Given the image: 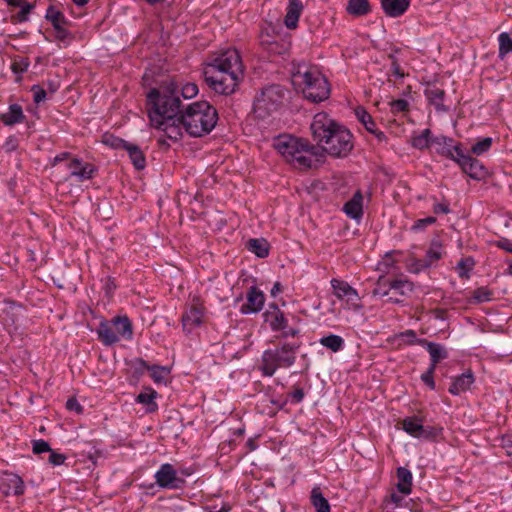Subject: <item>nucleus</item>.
<instances>
[{
	"label": "nucleus",
	"instance_id": "43",
	"mask_svg": "<svg viewBox=\"0 0 512 512\" xmlns=\"http://www.w3.org/2000/svg\"><path fill=\"white\" fill-rule=\"evenodd\" d=\"M499 58L504 59L507 54L512 53V38L507 32H503L498 37Z\"/></svg>",
	"mask_w": 512,
	"mask_h": 512
},
{
	"label": "nucleus",
	"instance_id": "11",
	"mask_svg": "<svg viewBox=\"0 0 512 512\" xmlns=\"http://www.w3.org/2000/svg\"><path fill=\"white\" fill-rule=\"evenodd\" d=\"M259 43L268 56H285L290 50L291 43L278 35H272L262 31L259 36Z\"/></svg>",
	"mask_w": 512,
	"mask_h": 512
},
{
	"label": "nucleus",
	"instance_id": "19",
	"mask_svg": "<svg viewBox=\"0 0 512 512\" xmlns=\"http://www.w3.org/2000/svg\"><path fill=\"white\" fill-rule=\"evenodd\" d=\"M414 285L406 279H395L390 284L391 294L388 301L391 303L402 302V297L413 292Z\"/></svg>",
	"mask_w": 512,
	"mask_h": 512
},
{
	"label": "nucleus",
	"instance_id": "17",
	"mask_svg": "<svg viewBox=\"0 0 512 512\" xmlns=\"http://www.w3.org/2000/svg\"><path fill=\"white\" fill-rule=\"evenodd\" d=\"M263 317L264 321L269 324L274 332L287 328L288 320L276 304L269 305V309L264 312Z\"/></svg>",
	"mask_w": 512,
	"mask_h": 512
},
{
	"label": "nucleus",
	"instance_id": "22",
	"mask_svg": "<svg viewBox=\"0 0 512 512\" xmlns=\"http://www.w3.org/2000/svg\"><path fill=\"white\" fill-rule=\"evenodd\" d=\"M303 9L304 6L301 0H289L284 18L285 26L288 29H295L297 27Z\"/></svg>",
	"mask_w": 512,
	"mask_h": 512
},
{
	"label": "nucleus",
	"instance_id": "28",
	"mask_svg": "<svg viewBox=\"0 0 512 512\" xmlns=\"http://www.w3.org/2000/svg\"><path fill=\"white\" fill-rule=\"evenodd\" d=\"M363 197L360 191H357L353 197L345 203L344 212L353 219H358L363 214L362 209Z\"/></svg>",
	"mask_w": 512,
	"mask_h": 512
},
{
	"label": "nucleus",
	"instance_id": "4",
	"mask_svg": "<svg viewBox=\"0 0 512 512\" xmlns=\"http://www.w3.org/2000/svg\"><path fill=\"white\" fill-rule=\"evenodd\" d=\"M218 112L207 101H197L187 105L178 116V123L192 137H203L216 126Z\"/></svg>",
	"mask_w": 512,
	"mask_h": 512
},
{
	"label": "nucleus",
	"instance_id": "23",
	"mask_svg": "<svg viewBox=\"0 0 512 512\" xmlns=\"http://www.w3.org/2000/svg\"><path fill=\"white\" fill-rule=\"evenodd\" d=\"M418 344L425 347L427 351L430 354L431 357V364L430 366H433L436 368L437 364L448 357V353L446 349L438 343L430 342L426 339L418 340Z\"/></svg>",
	"mask_w": 512,
	"mask_h": 512
},
{
	"label": "nucleus",
	"instance_id": "6",
	"mask_svg": "<svg viewBox=\"0 0 512 512\" xmlns=\"http://www.w3.org/2000/svg\"><path fill=\"white\" fill-rule=\"evenodd\" d=\"M301 342H284L272 349H267L261 357L259 370L265 377H271L279 368H288L295 364L296 354Z\"/></svg>",
	"mask_w": 512,
	"mask_h": 512
},
{
	"label": "nucleus",
	"instance_id": "15",
	"mask_svg": "<svg viewBox=\"0 0 512 512\" xmlns=\"http://www.w3.org/2000/svg\"><path fill=\"white\" fill-rule=\"evenodd\" d=\"M432 148L436 153L455 161V157L461 152L460 144H455L452 138L436 136L432 140Z\"/></svg>",
	"mask_w": 512,
	"mask_h": 512
},
{
	"label": "nucleus",
	"instance_id": "57",
	"mask_svg": "<svg viewBox=\"0 0 512 512\" xmlns=\"http://www.w3.org/2000/svg\"><path fill=\"white\" fill-rule=\"evenodd\" d=\"M32 449L35 454H41L44 452L51 451L49 443L42 439L34 440Z\"/></svg>",
	"mask_w": 512,
	"mask_h": 512
},
{
	"label": "nucleus",
	"instance_id": "55",
	"mask_svg": "<svg viewBox=\"0 0 512 512\" xmlns=\"http://www.w3.org/2000/svg\"><path fill=\"white\" fill-rule=\"evenodd\" d=\"M390 106H391V111L393 113H400V112L408 111L409 104L404 99H397V100H393L390 103Z\"/></svg>",
	"mask_w": 512,
	"mask_h": 512
},
{
	"label": "nucleus",
	"instance_id": "30",
	"mask_svg": "<svg viewBox=\"0 0 512 512\" xmlns=\"http://www.w3.org/2000/svg\"><path fill=\"white\" fill-rule=\"evenodd\" d=\"M165 123L159 126H154L165 132L169 139L177 141L182 138L181 127L182 124L178 123V116L174 117L173 120L163 119Z\"/></svg>",
	"mask_w": 512,
	"mask_h": 512
},
{
	"label": "nucleus",
	"instance_id": "61",
	"mask_svg": "<svg viewBox=\"0 0 512 512\" xmlns=\"http://www.w3.org/2000/svg\"><path fill=\"white\" fill-rule=\"evenodd\" d=\"M491 292L485 288H478L473 292V298L478 302L487 301L490 299Z\"/></svg>",
	"mask_w": 512,
	"mask_h": 512
},
{
	"label": "nucleus",
	"instance_id": "39",
	"mask_svg": "<svg viewBox=\"0 0 512 512\" xmlns=\"http://www.w3.org/2000/svg\"><path fill=\"white\" fill-rule=\"evenodd\" d=\"M442 257V246L437 242H433L426 252V256L422 262L423 267H429Z\"/></svg>",
	"mask_w": 512,
	"mask_h": 512
},
{
	"label": "nucleus",
	"instance_id": "56",
	"mask_svg": "<svg viewBox=\"0 0 512 512\" xmlns=\"http://www.w3.org/2000/svg\"><path fill=\"white\" fill-rule=\"evenodd\" d=\"M388 58L391 60L392 74L396 77L403 78L405 76V73L401 69L398 59L393 54H389Z\"/></svg>",
	"mask_w": 512,
	"mask_h": 512
},
{
	"label": "nucleus",
	"instance_id": "48",
	"mask_svg": "<svg viewBox=\"0 0 512 512\" xmlns=\"http://www.w3.org/2000/svg\"><path fill=\"white\" fill-rule=\"evenodd\" d=\"M19 7L21 10L16 15L12 16V19L14 22H25L28 20V15L34 9L35 5L24 0Z\"/></svg>",
	"mask_w": 512,
	"mask_h": 512
},
{
	"label": "nucleus",
	"instance_id": "33",
	"mask_svg": "<svg viewBox=\"0 0 512 512\" xmlns=\"http://www.w3.org/2000/svg\"><path fill=\"white\" fill-rule=\"evenodd\" d=\"M125 150L128 152L129 158L134 167L137 170H143L146 166V158L140 147L129 143Z\"/></svg>",
	"mask_w": 512,
	"mask_h": 512
},
{
	"label": "nucleus",
	"instance_id": "27",
	"mask_svg": "<svg viewBox=\"0 0 512 512\" xmlns=\"http://www.w3.org/2000/svg\"><path fill=\"white\" fill-rule=\"evenodd\" d=\"M97 334H98L99 340L104 345L110 346L119 341V337H118L117 333L115 332L113 324H109L107 322L100 323V325L97 329Z\"/></svg>",
	"mask_w": 512,
	"mask_h": 512
},
{
	"label": "nucleus",
	"instance_id": "59",
	"mask_svg": "<svg viewBox=\"0 0 512 512\" xmlns=\"http://www.w3.org/2000/svg\"><path fill=\"white\" fill-rule=\"evenodd\" d=\"M399 337L400 338H403L404 341L409 344V345H413V344H418V340L417 339V336H416V333L414 330H406L404 332H401L399 334Z\"/></svg>",
	"mask_w": 512,
	"mask_h": 512
},
{
	"label": "nucleus",
	"instance_id": "63",
	"mask_svg": "<svg viewBox=\"0 0 512 512\" xmlns=\"http://www.w3.org/2000/svg\"><path fill=\"white\" fill-rule=\"evenodd\" d=\"M66 408L70 411H75L77 414H81L83 412V407L77 401L76 398H69L66 402Z\"/></svg>",
	"mask_w": 512,
	"mask_h": 512
},
{
	"label": "nucleus",
	"instance_id": "54",
	"mask_svg": "<svg viewBox=\"0 0 512 512\" xmlns=\"http://www.w3.org/2000/svg\"><path fill=\"white\" fill-rule=\"evenodd\" d=\"M435 367L429 366L428 370L422 374L421 380L431 389L435 388V382H434V372Z\"/></svg>",
	"mask_w": 512,
	"mask_h": 512
},
{
	"label": "nucleus",
	"instance_id": "36",
	"mask_svg": "<svg viewBox=\"0 0 512 512\" xmlns=\"http://www.w3.org/2000/svg\"><path fill=\"white\" fill-rule=\"evenodd\" d=\"M246 247L260 258H265L269 254V243L263 238L248 240Z\"/></svg>",
	"mask_w": 512,
	"mask_h": 512
},
{
	"label": "nucleus",
	"instance_id": "29",
	"mask_svg": "<svg viewBox=\"0 0 512 512\" xmlns=\"http://www.w3.org/2000/svg\"><path fill=\"white\" fill-rule=\"evenodd\" d=\"M113 327L118 337L131 339L133 336V328L130 319L127 316H116L112 320Z\"/></svg>",
	"mask_w": 512,
	"mask_h": 512
},
{
	"label": "nucleus",
	"instance_id": "16",
	"mask_svg": "<svg viewBox=\"0 0 512 512\" xmlns=\"http://www.w3.org/2000/svg\"><path fill=\"white\" fill-rule=\"evenodd\" d=\"M0 490L5 496H9L11 494L20 496L25 492V484L19 475L14 473H4V477L0 482Z\"/></svg>",
	"mask_w": 512,
	"mask_h": 512
},
{
	"label": "nucleus",
	"instance_id": "49",
	"mask_svg": "<svg viewBox=\"0 0 512 512\" xmlns=\"http://www.w3.org/2000/svg\"><path fill=\"white\" fill-rule=\"evenodd\" d=\"M491 145H492V138L485 137L482 140L475 143L472 146L471 151L476 155H481L484 152L488 151L490 149Z\"/></svg>",
	"mask_w": 512,
	"mask_h": 512
},
{
	"label": "nucleus",
	"instance_id": "60",
	"mask_svg": "<svg viewBox=\"0 0 512 512\" xmlns=\"http://www.w3.org/2000/svg\"><path fill=\"white\" fill-rule=\"evenodd\" d=\"M436 222V218L433 217V216H429V217H426V218H423V219H419L417 220L412 229L413 230H422L424 229L427 225H431V224H434Z\"/></svg>",
	"mask_w": 512,
	"mask_h": 512
},
{
	"label": "nucleus",
	"instance_id": "25",
	"mask_svg": "<svg viewBox=\"0 0 512 512\" xmlns=\"http://www.w3.org/2000/svg\"><path fill=\"white\" fill-rule=\"evenodd\" d=\"M25 115L23 109L19 104H11L6 113L0 114V121L7 126H12L17 123L23 122Z\"/></svg>",
	"mask_w": 512,
	"mask_h": 512
},
{
	"label": "nucleus",
	"instance_id": "51",
	"mask_svg": "<svg viewBox=\"0 0 512 512\" xmlns=\"http://www.w3.org/2000/svg\"><path fill=\"white\" fill-rule=\"evenodd\" d=\"M344 299H346V303L349 308L359 310L362 307V305L359 303L360 297L358 292L353 287L350 289Z\"/></svg>",
	"mask_w": 512,
	"mask_h": 512
},
{
	"label": "nucleus",
	"instance_id": "50",
	"mask_svg": "<svg viewBox=\"0 0 512 512\" xmlns=\"http://www.w3.org/2000/svg\"><path fill=\"white\" fill-rule=\"evenodd\" d=\"M344 299H346V303L349 308L359 310L362 307V305L359 303L360 297L358 292L353 287L350 289Z\"/></svg>",
	"mask_w": 512,
	"mask_h": 512
},
{
	"label": "nucleus",
	"instance_id": "9",
	"mask_svg": "<svg viewBox=\"0 0 512 512\" xmlns=\"http://www.w3.org/2000/svg\"><path fill=\"white\" fill-rule=\"evenodd\" d=\"M206 68H215L221 72L229 73L237 77H244V66L239 52L234 48L226 49L216 55Z\"/></svg>",
	"mask_w": 512,
	"mask_h": 512
},
{
	"label": "nucleus",
	"instance_id": "40",
	"mask_svg": "<svg viewBox=\"0 0 512 512\" xmlns=\"http://www.w3.org/2000/svg\"><path fill=\"white\" fill-rule=\"evenodd\" d=\"M320 344L332 352L340 351L344 346V340L341 336L330 334L320 339Z\"/></svg>",
	"mask_w": 512,
	"mask_h": 512
},
{
	"label": "nucleus",
	"instance_id": "38",
	"mask_svg": "<svg viewBox=\"0 0 512 512\" xmlns=\"http://www.w3.org/2000/svg\"><path fill=\"white\" fill-rule=\"evenodd\" d=\"M430 129H424L419 135H414L411 139V145L414 148L423 150L428 147H432V140L434 137L431 136Z\"/></svg>",
	"mask_w": 512,
	"mask_h": 512
},
{
	"label": "nucleus",
	"instance_id": "31",
	"mask_svg": "<svg viewBox=\"0 0 512 512\" xmlns=\"http://www.w3.org/2000/svg\"><path fill=\"white\" fill-rule=\"evenodd\" d=\"M346 12L353 17L366 16L371 12L368 0H348Z\"/></svg>",
	"mask_w": 512,
	"mask_h": 512
},
{
	"label": "nucleus",
	"instance_id": "35",
	"mask_svg": "<svg viewBox=\"0 0 512 512\" xmlns=\"http://www.w3.org/2000/svg\"><path fill=\"white\" fill-rule=\"evenodd\" d=\"M397 478H398V490L404 494H409L411 492L412 486V474L411 472L404 468L399 467L397 469Z\"/></svg>",
	"mask_w": 512,
	"mask_h": 512
},
{
	"label": "nucleus",
	"instance_id": "62",
	"mask_svg": "<svg viewBox=\"0 0 512 512\" xmlns=\"http://www.w3.org/2000/svg\"><path fill=\"white\" fill-rule=\"evenodd\" d=\"M32 91L34 93L33 98L35 103H40L46 98V91L41 88L39 85H34L32 87Z\"/></svg>",
	"mask_w": 512,
	"mask_h": 512
},
{
	"label": "nucleus",
	"instance_id": "47",
	"mask_svg": "<svg viewBox=\"0 0 512 512\" xmlns=\"http://www.w3.org/2000/svg\"><path fill=\"white\" fill-rule=\"evenodd\" d=\"M474 266V260L471 257L462 258L457 263L456 269L458 271L460 278H468L469 272L472 270Z\"/></svg>",
	"mask_w": 512,
	"mask_h": 512
},
{
	"label": "nucleus",
	"instance_id": "53",
	"mask_svg": "<svg viewBox=\"0 0 512 512\" xmlns=\"http://www.w3.org/2000/svg\"><path fill=\"white\" fill-rule=\"evenodd\" d=\"M198 86L195 83H186L181 88V95L185 99H191L198 94Z\"/></svg>",
	"mask_w": 512,
	"mask_h": 512
},
{
	"label": "nucleus",
	"instance_id": "2",
	"mask_svg": "<svg viewBox=\"0 0 512 512\" xmlns=\"http://www.w3.org/2000/svg\"><path fill=\"white\" fill-rule=\"evenodd\" d=\"M148 115L152 126L162 125L163 119L173 120L179 116L184 107L174 82L160 88H152L147 94Z\"/></svg>",
	"mask_w": 512,
	"mask_h": 512
},
{
	"label": "nucleus",
	"instance_id": "3",
	"mask_svg": "<svg viewBox=\"0 0 512 512\" xmlns=\"http://www.w3.org/2000/svg\"><path fill=\"white\" fill-rule=\"evenodd\" d=\"M273 143L284 159L298 169L312 168L314 158L319 161L318 157H322L318 147L304 138L283 134L276 137Z\"/></svg>",
	"mask_w": 512,
	"mask_h": 512
},
{
	"label": "nucleus",
	"instance_id": "13",
	"mask_svg": "<svg viewBox=\"0 0 512 512\" xmlns=\"http://www.w3.org/2000/svg\"><path fill=\"white\" fill-rule=\"evenodd\" d=\"M455 162L461 167L462 171L469 175L471 178L480 180L483 179L487 171L479 160L465 155L463 150L455 157Z\"/></svg>",
	"mask_w": 512,
	"mask_h": 512
},
{
	"label": "nucleus",
	"instance_id": "8",
	"mask_svg": "<svg viewBox=\"0 0 512 512\" xmlns=\"http://www.w3.org/2000/svg\"><path fill=\"white\" fill-rule=\"evenodd\" d=\"M285 89L278 84H272L262 89L254 101V112L261 118L276 111L283 102Z\"/></svg>",
	"mask_w": 512,
	"mask_h": 512
},
{
	"label": "nucleus",
	"instance_id": "10",
	"mask_svg": "<svg viewBox=\"0 0 512 512\" xmlns=\"http://www.w3.org/2000/svg\"><path fill=\"white\" fill-rule=\"evenodd\" d=\"M205 311L204 301L199 296H193L182 315L181 320L184 331L190 333L194 328L200 326L203 322Z\"/></svg>",
	"mask_w": 512,
	"mask_h": 512
},
{
	"label": "nucleus",
	"instance_id": "45",
	"mask_svg": "<svg viewBox=\"0 0 512 512\" xmlns=\"http://www.w3.org/2000/svg\"><path fill=\"white\" fill-rule=\"evenodd\" d=\"M331 286L335 296L340 300H343L352 288V286H350L346 281L339 279H332Z\"/></svg>",
	"mask_w": 512,
	"mask_h": 512
},
{
	"label": "nucleus",
	"instance_id": "64",
	"mask_svg": "<svg viewBox=\"0 0 512 512\" xmlns=\"http://www.w3.org/2000/svg\"><path fill=\"white\" fill-rule=\"evenodd\" d=\"M56 38L60 41H66L71 38V33L66 29V26H61L55 29Z\"/></svg>",
	"mask_w": 512,
	"mask_h": 512
},
{
	"label": "nucleus",
	"instance_id": "34",
	"mask_svg": "<svg viewBox=\"0 0 512 512\" xmlns=\"http://www.w3.org/2000/svg\"><path fill=\"white\" fill-rule=\"evenodd\" d=\"M310 501L316 512H330L328 500L323 496L320 487H314L311 491Z\"/></svg>",
	"mask_w": 512,
	"mask_h": 512
},
{
	"label": "nucleus",
	"instance_id": "12",
	"mask_svg": "<svg viewBox=\"0 0 512 512\" xmlns=\"http://www.w3.org/2000/svg\"><path fill=\"white\" fill-rule=\"evenodd\" d=\"M156 483L162 488L180 489L184 486L185 480L177 477L173 465L165 463L155 474Z\"/></svg>",
	"mask_w": 512,
	"mask_h": 512
},
{
	"label": "nucleus",
	"instance_id": "14",
	"mask_svg": "<svg viewBox=\"0 0 512 512\" xmlns=\"http://www.w3.org/2000/svg\"><path fill=\"white\" fill-rule=\"evenodd\" d=\"M133 367L135 369V373L139 375L143 374L144 370L150 371L151 378L156 384H166L167 377L170 374L169 368L158 365L151 366L142 358H136L133 361Z\"/></svg>",
	"mask_w": 512,
	"mask_h": 512
},
{
	"label": "nucleus",
	"instance_id": "20",
	"mask_svg": "<svg viewBox=\"0 0 512 512\" xmlns=\"http://www.w3.org/2000/svg\"><path fill=\"white\" fill-rule=\"evenodd\" d=\"M68 168L71 169V176L77 177L80 181L89 180L94 177L96 168L91 163H82L79 158H72L68 164Z\"/></svg>",
	"mask_w": 512,
	"mask_h": 512
},
{
	"label": "nucleus",
	"instance_id": "1",
	"mask_svg": "<svg viewBox=\"0 0 512 512\" xmlns=\"http://www.w3.org/2000/svg\"><path fill=\"white\" fill-rule=\"evenodd\" d=\"M310 130L322 155L326 153L334 158H344L353 149L351 132L325 112L314 115Z\"/></svg>",
	"mask_w": 512,
	"mask_h": 512
},
{
	"label": "nucleus",
	"instance_id": "46",
	"mask_svg": "<svg viewBox=\"0 0 512 512\" xmlns=\"http://www.w3.org/2000/svg\"><path fill=\"white\" fill-rule=\"evenodd\" d=\"M102 142L104 145L111 147L113 149H123V150H125V148L129 144L125 140H123L119 137H116L112 134H108V133H106L102 136Z\"/></svg>",
	"mask_w": 512,
	"mask_h": 512
},
{
	"label": "nucleus",
	"instance_id": "5",
	"mask_svg": "<svg viewBox=\"0 0 512 512\" xmlns=\"http://www.w3.org/2000/svg\"><path fill=\"white\" fill-rule=\"evenodd\" d=\"M295 82L302 86L304 97L318 103L328 99L330 85L326 77L316 68L301 65L293 74Z\"/></svg>",
	"mask_w": 512,
	"mask_h": 512
},
{
	"label": "nucleus",
	"instance_id": "32",
	"mask_svg": "<svg viewBox=\"0 0 512 512\" xmlns=\"http://www.w3.org/2000/svg\"><path fill=\"white\" fill-rule=\"evenodd\" d=\"M156 396L157 392L153 388L146 387L141 393L137 395L136 402L146 405V411L148 413H153L158 409V405L155 402Z\"/></svg>",
	"mask_w": 512,
	"mask_h": 512
},
{
	"label": "nucleus",
	"instance_id": "24",
	"mask_svg": "<svg viewBox=\"0 0 512 512\" xmlns=\"http://www.w3.org/2000/svg\"><path fill=\"white\" fill-rule=\"evenodd\" d=\"M473 382V373L471 371H467L453 380L448 391L452 395H459L463 392H466L471 387Z\"/></svg>",
	"mask_w": 512,
	"mask_h": 512
},
{
	"label": "nucleus",
	"instance_id": "52",
	"mask_svg": "<svg viewBox=\"0 0 512 512\" xmlns=\"http://www.w3.org/2000/svg\"><path fill=\"white\" fill-rule=\"evenodd\" d=\"M441 429L432 427V426H424L422 425V430L418 433L417 438H422L426 440L434 439L440 434Z\"/></svg>",
	"mask_w": 512,
	"mask_h": 512
},
{
	"label": "nucleus",
	"instance_id": "26",
	"mask_svg": "<svg viewBox=\"0 0 512 512\" xmlns=\"http://www.w3.org/2000/svg\"><path fill=\"white\" fill-rule=\"evenodd\" d=\"M425 96L429 103L434 105L437 111H447L448 108L443 104L445 91L437 86H429L425 89Z\"/></svg>",
	"mask_w": 512,
	"mask_h": 512
},
{
	"label": "nucleus",
	"instance_id": "37",
	"mask_svg": "<svg viewBox=\"0 0 512 512\" xmlns=\"http://www.w3.org/2000/svg\"><path fill=\"white\" fill-rule=\"evenodd\" d=\"M45 18L52 24L54 29L68 24V20L65 18L64 14L54 6L47 8Z\"/></svg>",
	"mask_w": 512,
	"mask_h": 512
},
{
	"label": "nucleus",
	"instance_id": "42",
	"mask_svg": "<svg viewBox=\"0 0 512 512\" xmlns=\"http://www.w3.org/2000/svg\"><path fill=\"white\" fill-rule=\"evenodd\" d=\"M355 115L368 132H374L373 129L376 127V123L372 116L363 107H357L355 109Z\"/></svg>",
	"mask_w": 512,
	"mask_h": 512
},
{
	"label": "nucleus",
	"instance_id": "44",
	"mask_svg": "<svg viewBox=\"0 0 512 512\" xmlns=\"http://www.w3.org/2000/svg\"><path fill=\"white\" fill-rule=\"evenodd\" d=\"M392 280L386 279L385 277L381 276L379 277L375 288L372 291V294L374 296H382V297H389L391 294L390 284Z\"/></svg>",
	"mask_w": 512,
	"mask_h": 512
},
{
	"label": "nucleus",
	"instance_id": "21",
	"mask_svg": "<svg viewBox=\"0 0 512 512\" xmlns=\"http://www.w3.org/2000/svg\"><path fill=\"white\" fill-rule=\"evenodd\" d=\"M381 8L388 17L402 16L410 6V0H380Z\"/></svg>",
	"mask_w": 512,
	"mask_h": 512
},
{
	"label": "nucleus",
	"instance_id": "58",
	"mask_svg": "<svg viewBox=\"0 0 512 512\" xmlns=\"http://www.w3.org/2000/svg\"><path fill=\"white\" fill-rule=\"evenodd\" d=\"M48 462L52 464L53 466L61 465L65 462L66 456L61 453H57L54 450L51 449Z\"/></svg>",
	"mask_w": 512,
	"mask_h": 512
},
{
	"label": "nucleus",
	"instance_id": "7",
	"mask_svg": "<svg viewBox=\"0 0 512 512\" xmlns=\"http://www.w3.org/2000/svg\"><path fill=\"white\" fill-rule=\"evenodd\" d=\"M202 77L206 86L218 95L229 96L236 92L243 78L221 72L215 68H203Z\"/></svg>",
	"mask_w": 512,
	"mask_h": 512
},
{
	"label": "nucleus",
	"instance_id": "18",
	"mask_svg": "<svg viewBox=\"0 0 512 512\" xmlns=\"http://www.w3.org/2000/svg\"><path fill=\"white\" fill-rule=\"evenodd\" d=\"M264 301V294L253 286L249 289L247 301L241 306L240 312L242 314L257 313L262 309Z\"/></svg>",
	"mask_w": 512,
	"mask_h": 512
},
{
	"label": "nucleus",
	"instance_id": "41",
	"mask_svg": "<svg viewBox=\"0 0 512 512\" xmlns=\"http://www.w3.org/2000/svg\"><path fill=\"white\" fill-rule=\"evenodd\" d=\"M422 420L416 416L407 417L402 421L403 429L413 437H417L422 430Z\"/></svg>",
	"mask_w": 512,
	"mask_h": 512
}]
</instances>
